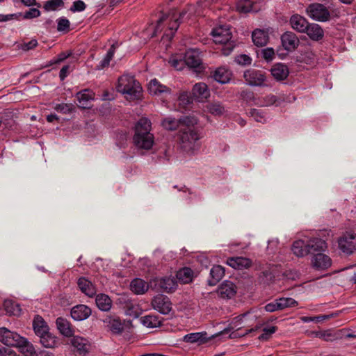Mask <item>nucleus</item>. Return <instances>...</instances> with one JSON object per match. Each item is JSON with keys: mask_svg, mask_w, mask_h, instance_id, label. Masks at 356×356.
<instances>
[{"mask_svg": "<svg viewBox=\"0 0 356 356\" xmlns=\"http://www.w3.org/2000/svg\"><path fill=\"white\" fill-rule=\"evenodd\" d=\"M207 109L208 112L214 115H220L225 112V108L220 102L208 104L207 105Z\"/></svg>", "mask_w": 356, "mask_h": 356, "instance_id": "nucleus-45", "label": "nucleus"}, {"mask_svg": "<svg viewBox=\"0 0 356 356\" xmlns=\"http://www.w3.org/2000/svg\"><path fill=\"white\" fill-rule=\"evenodd\" d=\"M0 341L8 346H16L22 344L24 337L6 327H0Z\"/></svg>", "mask_w": 356, "mask_h": 356, "instance_id": "nucleus-10", "label": "nucleus"}, {"mask_svg": "<svg viewBox=\"0 0 356 356\" xmlns=\"http://www.w3.org/2000/svg\"><path fill=\"white\" fill-rule=\"evenodd\" d=\"M250 115L257 122H266V118H265V116L264 115L263 113L257 109H255V108L251 109L250 111Z\"/></svg>", "mask_w": 356, "mask_h": 356, "instance_id": "nucleus-50", "label": "nucleus"}, {"mask_svg": "<svg viewBox=\"0 0 356 356\" xmlns=\"http://www.w3.org/2000/svg\"><path fill=\"white\" fill-rule=\"evenodd\" d=\"M188 10V9L187 10H184L182 12L179 13L178 17L177 16L175 9H172L169 11L168 14L163 15V16L160 17V19L157 22V25L156 26L154 33L152 35V37L156 35L158 31H161L160 26L163 22L165 21H169L168 27V29L164 33L163 38H165L168 40H170L173 38L176 31L179 28L181 18L187 13Z\"/></svg>", "mask_w": 356, "mask_h": 356, "instance_id": "nucleus-2", "label": "nucleus"}, {"mask_svg": "<svg viewBox=\"0 0 356 356\" xmlns=\"http://www.w3.org/2000/svg\"><path fill=\"white\" fill-rule=\"evenodd\" d=\"M227 264L234 269L242 270L249 268L252 261L246 257H231L227 259Z\"/></svg>", "mask_w": 356, "mask_h": 356, "instance_id": "nucleus-24", "label": "nucleus"}, {"mask_svg": "<svg viewBox=\"0 0 356 356\" xmlns=\"http://www.w3.org/2000/svg\"><path fill=\"white\" fill-rule=\"evenodd\" d=\"M277 102L278 99L276 96L273 95H269L264 98V101L261 103V105L263 106H270L276 104Z\"/></svg>", "mask_w": 356, "mask_h": 356, "instance_id": "nucleus-52", "label": "nucleus"}, {"mask_svg": "<svg viewBox=\"0 0 356 356\" xmlns=\"http://www.w3.org/2000/svg\"><path fill=\"white\" fill-rule=\"evenodd\" d=\"M193 270L190 268H184L177 273V279L182 284L189 283L193 280Z\"/></svg>", "mask_w": 356, "mask_h": 356, "instance_id": "nucleus-40", "label": "nucleus"}, {"mask_svg": "<svg viewBox=\"0 0 356 356\" xmlns=\"http://www.w3.org/2000/svg\"><path fill=\"white\" fill-rule=\"evenodd\" d=\"M131 290L136 294H143L149 289L148 284L142 279H134L130 284Z\"/></svg>", "mask_w": 356, "mask_h": 356, "instance_id": "nucleus-36", "label": "nucleus"}, {"mask_svg": "<svg viewBox=\"0 0 356 356\" xmlns=\"http://www.w3.org/2000/svg\"><path fill=\"white\" fill-rule=\"evenodd\" d=\"M235 60L237 63L242 65H250L252 62L251 58L245 54H241L238 56L236 58Z\"/></svg>", "mask_w": 356, "mask_h": 356, "instance_id": "nucleus-54", "label": "nucleus"}, {"mask_svg": "<svg viewBox=\"0 0 356 356\" xmlns=\"http://www.w3.org/2000/svg\"><path fill=\"white\" fill-rule=\"evenodd\" d=\"M291 250L293 254L297 257H304L309 254L307 239H298L295 241L291 245Z\"/></svg>", "mask_w": 356, "mask_h": 356, "instance_id": "nucleus-22", "label": "nucleus"}, {"mask_svg": "<svg viewBox=\"0 0 356 356\" xmlns=\"http://www.w3.org/2000/svg\"><path fill=\"white\" fill-rule=\"evenodd\" d=\"M262 57L267 61L272 60L275 56V51L273 48H266L261 50Z\"/></svg>", "mask_w": 356, "mask_h": 356, "instance_id": "nucleus-55", "label": "nucleus"}, {"mask_svg": "<svg viewBox=\"0 0 356 356\" xmlns=\"http://www.w3.org/2000/svg\"><path fill=\"white\" fill-rule=\"evenodd\" d=\"M225 270L221 266H214L210 270V278L208 283L211 286L216 285L224 276Z\"/></svg>", "mask_w": 356, "mask_h": 356, "instance_id": "nucleus-33", "label": "nucleus"}, {"mask_svg": "<svg viewBox=\"0 0 356 356\" xmlns=\"http://www.w3.org/2000/svg\"><path fill=\"white\" fill-rule=\"evenodd\" d=\"M232 72L228 69L220 67H218L213 73L214 79L220 83H228L232 77Z\"/></svg>", "mask_w": 356, "mask_h": 356, "instance_id": "nucleus-30", "label": "nucleus"}, {"mask_svg": "<svg viewBox=\"0 0 356 356\" xmlns=\"http://www.w3.org/2000/svg\"><path fill=\"white\" fill-rule=\"evenodd\" d=\"M70 27V22L66 18H60L58 22V27L57 29L58 31H64L69 29Z\"/></svg>", "mask_w": 356, "mask_h": 356, "instance_id": "nucleus-57", "label": "nucleus"}, {"mask_svg": "<svg viewBox=\"0 0 356 356\" xmlns=\"http://www.w3.org/2000/svg\"><path fill=\"white\" fill-rule=\"evenodd\" d=\"M86 4L81 0L76 1L73 3L72 7L70 8V10L72 12H81L86 9Z\"/></svg>", "mask_w": 356, "mask_h": 356, "instance_id": "nucleus-53", "label": "nucleus"}, {"mask_svg": "<svg viewBox=\"0 0 356 356\" xmlns=\"http://www.w3.org/2000/svg\"><path fill=\"white\" fill-rule=\"evenodd\" d=\"M64 4L63 0H49L45 2L44 8L47 10H56L58 7Z\"/></svg>", "mask_w": 356, "mask_h": 356, "instance_id": "nucleus-48", "label": "nucleus"}, {"mask_svg": "<svg viewBox=\"0 0 356 356\" xmlns=\"http://www.w3.org/2000/svg\"><path fill=\"white\" fill-rule=\"evenodd\" d=\"M277 300L280 310L298 305V302L291 298H280Z\"/></svg>", "mask_w": 356, "mask_h": 356, "instance_id": "nucleus-47", "label": "nucleus"}, {"mask_svg": "<svg viewBox=\"0 0 356 356\" xmlns=\"http://www.w3.org/2000/svg\"><path fill=\"white\" fill-rule=\"evenodd\" d=\"M91 314V309L86 305H78L71 309V316L76 321H83Z\"/></svg>", "mask_w": 356, "mask_h": 356, "instance_id": "nucleus-20", "label": "nucleus"}, {"mask_svg": "<svg viewBox=\"0 0 356 356\" xmlns=\"http://www.w3.org/2000/svg\"><path fill=\"white\" fill-rule=\"evenodd\" d=\"M24 341L22 344L17 345L16 347H19L21 348L22 353L25 356H34L36 355V353L33 346L25 338H24Z\"/></svg>", "mask_w": 356, "mask_h": 356, "instance_id": "nucleus-44", "label": "nucleus"}, {"mask_svg": "<svg viewBox=\"0 0 356 356\" xmlns=\"http://www.w3.org/2000/svg\"><path fill=\"white\" fill-rule=\"evenodd\" d=\"M200 138L199 133L195 129L180 130V141L181 148L186 152H193L197 147L196 142Z\"/></svg>", "mask_w": 356, "mask_h": 356, "instance_id": "nucleus-5", "label": "nucleus"}, {"mask_svg": "<svg viewBox=\"0 0 356 356\" xmlns=\"http://www.w3.org/2000/svg\"><path fill=\"white\" fill-rule=\"evenodd\" d=\"M198 120L193 115H186L179 118L180 130L186 129L189 131L191 127L197 124Z\"/></svg>", "mask_w": 356, "mask_h": 356, "instance_id": "nucleus-39", "label": "nucleus"}, {"mask_svg": "<svg viewBox=\"0 0 356 356\" xmlns=\"http://www.w3.org/2000/svg\"><path fill=\"white\" fill-rule=\"evenodd\" d=\"M236 10L241 13L257 12L254 8V4L250 0H240L236 3Z\"/></svg>", "mask_w": 356, "mask_h": 356, "instance_id": "nucleus-41", "label": "nucleus"}, {"mask_svg": "<svg viewBox=\"0 0 356 356\" xmlns=\"http://www.w3.org/2000/svg\"><path fill=\"white\" fill-rule=\"evenodd\" d=\"M246 83L252 86H261L266 81L265 74L260 70L248 69L243 73Z\"/></svg>", "mask_w": 356, "mask_h": 356, "instance_id": "nucleus-11", "label": "nucleus"}, {"mask_svg": "<svg viewBox=\"0 0 356 356\" xmlns=\"http://www.w3.org/2000/svg\"><path fill=\"white\" fill-rule=\"evenodd\" d=\"M184 63L188 67L194 69L196 72H202L204 68L200 54L195 49H189L186 52Z\"/></svg>", "mask_w": 356, "mask_h": 356, "instance_id": "nucleus-12", "label": "nucleus"}, {"mask_svg": "<svg viewBox=\"0 0 356 356\" xmlns=\"http://www.w3.org/2000/svg\"><path fill=\"white\" fill-rule=\"evenodd\" d=\"M152 307L163 314H168L172 309V303L166 296L159 294L152 300Z\"/></svg>", "mask_w": 356, "mask_h": 356, "instance_id": "nucleus-13", "label": "nucleus"}, {"mask_svg": "<svg viewBox=\"0 0 356 356\" xmlns=\"http://www.w3.org/2000/svg\"><path fill=\"white\" fill-rule=\"evenodd\" d=\"M0 356H15V353L10 348L1 347L0 348Z\"/></svg>", "mask_w": 356, "mask_h": 356, "instance_id": "nucleus-61", "label": "nucleus"}, {"mask_svg": "<svg viewBox=\"0 0 356 356\" xmlns=\"http://www.w3.org/2000/svg\"><path fill=\"white\" fill-rule=\"evenodd\" d=\"M70 70V65L63 66L60 70L59 77L61 80H64L65 78L69 74Z\"/></svg>", "mask_w": 356, "mask_h": 356, "instance_id": "nucleus-62", "label": "nucleus"}, {"mask_svg": "<svg viewBox=\"0 0 356 356\" xmlns=\"http://www.w3.org/2000/svg\"><path fill=\"white\" fill-rule=\"evenodd\" d=\"M312 266L318 270H324L328 268L331 264V259L323 252L316 253L314 255L312 260Z\"/></svg>", "mask_w": 356, "mask_h": 356, "instance_id": "nucleus-19", "label": "nucleus"}, {"mask_svg": "<svg viewBox=\"0 0 356 356\" xmlns=\"http://www.w3.org/2000/svg\"><path fill=\"white\" fill-rule=\"evenodd\" d=\"M3 305L6 312L10 315L19 316L21 314L19 306L11 300H6Z\"/></svg>", "mask_w": 356, "mask_h": 356, "instance_id": "nucleus-46", "label": "nucleus"}, {"mask_svg": "<svg viewBox=\"0 0 356 356\" xmlns=\"http://www.w3.org/2000/svg\"><path fill=\"white\" fill-rule=\"evenodd\" d=\"M309 254H316L323 252L327 249L326 242L317 237L309 238L307 239Z\"/></svg>", "mask_w": 356, "mask_h": 356, "instance_id": "nucleus-16", "label": "nucleus"}, {"mask_svg": "<svg viewBox=\"0 0 356 356\" xmlns=\"http://www.w3.org/2000/svg\"><path fill=\"white\" fill-rule=\"evenodd\" d=\"M338 247L346 254L354 253L356 251V234L351 232L344 233L338 239Z\"/></svg>", "mask_w": 356, "mask_h": 356, "instance_id": "nucleus-7", "label": "nucleus"}, {"mask_svg": "<svg viewBox=\"0 0 356 356\" xmlns=\"http://www.w3.org/2000/svg\"><path fill=\"white\" fill-rule=\"evenodd\" d=\"M155 286L157 289L170 293L174 292L177 287V282L175 278L165 277L154 280Z\"/></svg>", "mask_w": 356, "mask_h": 356, "instance_id": "nucleus-15", "label": "nucleus"}, {"mask_svg": "<svg viewBox=\"0 0 356 356\" xmlns=\"http://www.w3.org/2000/svg\"><path fill=\"white\" fill-rule=\"evenodd\" d=\"M308 16L314 20L327 22L330 19V13L327 8L321 3H312L306 9Z\"/></svg>", "mask_w": 356, "mask_h": 356, "instance_id": "nucleus-8", "label": "nucleus"}, {"mask_svg": "<svg viewBox=\"0 0 356 356\" xmlns=\"http://www.w3.org/2000/svg\"><path fill=\"white\" fill-rule=\"evenodd\" d=\"M289 24L293 30L301 33H304L309 26L307 19L298 14L293 15L290 17Z\"/></svg>", "mask_w": 356, "mask_h": 356, "instance_id": "nucleus-17", "label": "nucleus"}, {"mask_svg": "<svg viewBox=\"0 0 356 356\" xmlns=\"http://www.w3.org/2000/svg\"><path fill=\"white\" fill-rule=\"evenodd\" d=\"M236 293V286L227 280L223 282L218 289V293L222 298H232Z\"/></svg>", "mask_w": 356, "mask_h": 356, "instance_id": "nucleus-21", "label": "nucleus"}, {"mask_svg": "<svg viewBox=\"0 0 356 356\" xmlns=\"http://www.w3.org/2000/svg\"><path fill=\"white\" fill-rule=\"evenodd\" d=\"M184 341L188 343H204L207 341V333L206 332H195L185 335L184 337Z\"/></svg>", "mask_w": 356, "mask_h": 356, "instance_id": "nucleus-42", "label": "nucleus"}, {"mask_svg": "<svg viewBox=\"0 0 356 356\" xmlns=\"http://www.w3.org/2000/svg\"><path fill=\"white\" fill-rule=\"evenodd\" d=\"M38 45V42L36 40L33 39L27 43H24L22 46V49L24 51H28L32 49Z\"/></svg>", "mask_w": 356, "mask_h": 356, "instance_id": "nucleus-60", "label": "nucleus"}, {"mask_svg": "<svg viewBox=\"0 0 356 356\" xmlns=\"http://www.w3.org/2000/svg\"><path fill=\"white\" fill-rule=\"evenodd\" d=\"M95 302L97 307L102 311L108 312L112 306V300L108 296L100 293L96 296Z\"/></svg>", "mask_w": 356, "mask_h": 356, "instance_id": "nucleus-34", "label": "nucleus"}, {"mask_svg": "<svg viewBox=\"0 0 356 356\" xmlns=\"http://www.w3.org/2000/svg\"><path fill=\"white\" fill-rule=\"evenodd\" d=\"M289 73L288 67L282 63L275 64L271 69V74L277 81L286 79Z\"/></svg>", "mask_w": 356, "mask_h": 356, "instance_id": "nucleus-27", "label": "nucleus"}, {"mask_svg": "<svg viewBox=\"0 0 356 356\" xmlns=\"http://www.w3.org/2000/svg\"><path fill=\"white\" fill-rule=\"evenodd\" d=\"M257 320V316L255 314L250 312L244 313L233 318L232 321V328L238 330L243 327H251Z\"/></svg>", "mask_w": 356, "mask_h": 356, "instance_id": "nucleus-9", "label": "nucleus"}, {"mask_svg": "<svg viewBox=\"0 0 356 356\" xmlns=\"http://www.w3.org/2000/svg\"><path fill=\"white\" fill-rule=\"evenodd\" d=\"M33 327L35 333L38 337L49 331L48 325L44 322V319L40 316H36L35 317L33 322Z\"/></svg>", "mask_w": 356, "mask_h": 356, "instance_id": "nucleus-37", "label": "nucleus"}, {"mask_svg": "<svg viewBox=\"0 0 356 356\" xmlns=\"http://www.w3.org/2000/svg\"><path fill=\"white\" fill-rule=\"evenodd\" d=\"M117 90L127 95L131 99L140 97L142 88L134 76L127 74L122 75L118 79Z\"/></svg>", "mask_w": 356, "mask_h": 356, "instance_id": "nucleus-3", "label": "nucleus"}, {"mask_svg": "<svg viewBox=\"0 0 356 356\" xmlns=\"http://www.w3.org/2000/svg\"><path fill=\"white\" fill-rule=\"evenodd\" d=\"M277 327L275 326H272L269 328H264L263 330L264 333L259 337V339L261 341L268 340L270 338V335L275 333Z\"/></svg>", "mask_w": 356, "mask_h": 356, "instance_id": "nucleus-51", "label": "nucleus"}, {"mask_svg": "<svg viewBox=\"0 0 356 356\" xmlns=\"http://www.w3.org/2000/svg\"><path fill=\"white\" fill-rule=\"evenodd\" d=\"M40 15V11L37 8H31L24 14V19H33Z\"/></svg>", "mask_w": 356, "mask_h": 356, "instance_id": "nucleus-56", "label": "nucleus"}, {"mask_svg": "<svg viewBox=\"0 0 356 356\" xmlns=\"http://www.w3.org/2000/svg\"><path fill=\"white\" fill-rule=\"evenodd\" d=\"M141 323L148 328H154L161 325V321L158 316L154 315H147L140 318Z\"/></svg>", "mask_w": 356, "mask_h": 356, "instance_id": "nucleus-38", "label": "nucleus"}, {"mask_svg": "<svg viewBox=\"0 0 356 356\" xmlns=\"http://www.w3.org/2000/svg\"><path fill=\"white\" fill-rule=\"evenodd\" d=\"M76 99L79 102V106L83 108L88 107L90 100L94 97V93L89 90H83L76 93Z\"/></svg>", "mask_w": 356, "mask_h": 356, "instance_id": "nucleus-29", "label": "nucleus"}, {"mask_svg": "<svg viewBox=\"0 0 356 356\" xmlns=\"http://www.w3.org/2000/svg\"><path fill=\"white\" fill-rule=\"evenodd\" d=\"M57 328L65 337H70L74 334V330L70 323L65 318L59 317L56 321Z\"/></svg>", "mask_w": 356, "mask_h": 356, "instance_id": "nucleus-25", "label": "nucleus"}, {"mask_svg": "<svg viewBox=\"0 0 356 356\" xmlns=\"http://www.w3.org/2000/svg\"><path fill=\"white\" fill-rule=\"evenodd\" d=\"M151 122L147 118H141L136 124L134 142L136 147L149 149L154 144V136L150 133Z\"/></svg>", "mask_w": 356, "mask_h": 356, "instance_id": "nucleus-1", "label": "nucleus"}, {"mask_svg": "<svg viewBox=\"0 0 356 356\" xmlns=\"http://www.w3.org/2000/svg\"><path fill=\"white\" fill-rule=\"evenodd\" d=\"M104 321L113 332L118 334L123 331L124 325L119 318L108 316Z\"/></svg>", "mask_w": 356, "mask_h": 356, "instance_id": "nucleus-31", "label": "nucleus"}, {"mask_svg": "<svg viewBox=\"0 0 356 356\" xmlns=\"http://www.w3.org/2000/svg\"><path fill=\"white\" fill-rule=\"evenodd\" d=\"M74 356H88L92 349L90 341L80 336H74L70 340Z\"/></svg>", "mask_w": 356, "mask_h": 356, "instance_id": "nucleus-6", "label": "nucleus"}, {"mask_svg": "<svg viewBox=\"0 0 356 356\" xmlns=\"http://www.w3.org/2000/svg\"><path fill=\"white\" fill-rule=\"evenodd\" d=\"M283 48L288 51L296 50L300 44L298 37L292 31H286L281 35Z\"/></svg>", "mask_w": 356, "mask_h": 356, "instance_id": "nucleus-14", "label": "nucleus"}, {"mask_svg": "<svg viewBox=\"0 0 356 356\" xmlns=\"http://www.w3.org/2000/svg\"><path fill=\"white\" fill-rule=\"evenodd\" d=\"M178 100L179 104L183 107L186 106L192 102V99L188 92H181L178 97Z\"/></svg>", "mask_w": 356, "mask_h": 356, "instance_id": "nucleus-49", "label": "nucleus"}, {"mask_svg": "<svg viewBox=\"0 0 356 356\" xmlns=\"http://www.w3.org/2000/svg\"><path fill=\"white\" fill-rule=\"evenodd\" d=\"M252 38L254 44L258 47L266 45L268 40V33L260 29H256L252 32Z\"/></svg>", "mask_w": 356, "mask_h": 356, "instance_id": "nucleus-35", "label": "nucleus"}, {"mask_svg": "<svg viewBox=\"0 0 356 356\" xmlns=\"http://www.w3.org/2000/svg\"><path fill=\"white\" fill-rule=\"evenodd\" d=\"M161 125L164 129L169 131H174L180 129L179 119L168 117L163 120Z\"/></svg>", "mask_w": 356, "mask_h": 356, "instance_id": "nucleus-43", "label": "nucleus"}, {"mask_svg": "<svg viewBox=\"0 0 356 356\" xmlns=\"http://www.w3.org/2000/svg\"><path fill=\"white\" fill-rule=\"evenodd\" d=\"M40 342L42 346L47 348H54L58 346L57 337L49 331L40 336Z\"/></svg>", "mask_w": 356, "mask_h": 356, "instance_id": "nucleus-32", "label": "nucleus"}, {"mask_svg": "<svg viewBox=\"0 0 356 356\" xmlns=\"http://www.w3.org/2000/svg\"><path fill=\"white\" fill-rule=\"evenodd\" d=\"M55 110L63 113H68L72 111V105L67 104H59L54 107Z\"/></svg>", "mask_w": 356, "mask_h": 356, "instance_id": "nucleus-58", "label": "nucleus"}, {"mask_svg": "<svg viewBox=\"0 0 356 356\" xmlns=\"http://www.w3.org/2000/svg\"><path fill=\"white\" fill-rule=\"evenodd\" d=\"M211 35L216 44L225 45L222 49V54L228 56L234 49V44L230 42L232 33L229 26L227 25L219 26L212 31Z\"/></svg>", "mask_w": 356, "mask_h": 356, "instance_id": "nucleus-4", "label": "nucleus"}, {"mask_svg": "<svg viewBox=\"0 0 356 356\" xmlns=\"http://www.w3.org/2000/svg\"><path fill=\"white\" fill-rule=\"evenodd\" d=\"M77 284L80 290L89 297H92L96 294V289L92 283L85 277H80L78 280Z\"/></svg>", "mask_w": 356, "mask_h": 356, "instance_id": "nucleus-26", "label": "nucleus"}, {"mask_svg": "<svg viewBox=\"0 0 356 356\" xmlns=\"http://www.w3.org/2000/svg\"><path fill=\"white\" fill-rule=\"evenodd\" d=\"M170 63H171V65L177 70H181L184 64L185 63L182 60L177 59H172L170 60Z\"/></svg>", "mask_w": 356, "mask_h": 356, "instance_id": "nucleus-63", "label": "nucleus"}, {"mask_svg": "<svg viewBox=\"0 0 356 356\" xmlns=\"http://www.w3.org/2000/svg\"><path fill=\"white\" fill-rule=\"evenodd\" d=\"M72 54L71 52H62L58 56L56 63L62 62Z\"/></svg>", "mask_w": 356, "mask_h": 356, "instance_id": "nucleus-64", "label": "nucleus"}, {"mask_svg": "<svg viewBox=\"0 0 356 356\" xmlns=\"http://www.w3.org/2000/svg\"><path fill=\"white\" fill-rule=\"evenodd\" d=\"M148 91L152 95L162 96L163 95H170L171 89L161 84L156 79H154L149 83Z\"/></svg>", "mask_w": 356, "mask_h": 356, "instance_id": "nucleus-18", "label": "nucleus"}, {"mask_svg": "<svg viewBox=\"0 0 356 356\" xmlns=\"http://www.w3.org/2000/svg\"><path fill=\"white\" fill-rule=\"evenodd\" d=\"M306 29L307 31H305L304 33H307L309 38L314 41H318L323 38V29L317 24L309 22V26Z\"/></svg>", "mask_w": 356, "mask_h": 356, "instance_id": "nucleus-23", "label": "nucleus"}, {"mask_svg": "<svg viewBox=\"0 0 356 356\" xmlns=\"http://www.w3.org/2000/svg\"><path fill=\"white\" fill-rule=\"evenodd\" d=\"M265 310L268 312H274L280 310L277 300L276 299L273 302L267 304L265 306Z\"/></svg>", "mask_w": 356, "mask_h": 356, "instance_id": "nucleus-59", "label": "nucleus"}, {"mask_svg": "<svg viewBox=\"0 0 356 356\" xmlns=\"http://www.w3.org/2000/svg\"><path fill=\"white\" fill-rule=\"evenodd\" d=\"M193 95L200 100L207 99L210 96V92L206 83L200 82L194 85Z\"/></svg>", "mask_w": 356, "mask_h": 356, "instance_id": "nucleus-28", "label": "nucleus"}]
</instances>
